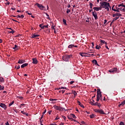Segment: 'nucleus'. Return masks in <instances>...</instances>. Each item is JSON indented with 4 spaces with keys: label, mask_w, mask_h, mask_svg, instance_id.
Returning <instances> with one entry per match:
<instances>
[{
    "label": "nucleus",
    "mask_w": 125,
    "mask_h": 125,
    "mask_svg": "<svg viewBox=\"0 0 125 125\" xmlns=\"http://www.w3.org/2000/svg\"><path fill=\"white\" fill-rule=\"evenodd\" d=\"M72 56L73 55H63V56H62V59L63 60V61H65V62H67L69 61V59H70V58H71Z\"/></svg>",
    "instance_id": "nucleus-1"
},
{
    "label": "nucleus",
    "mask_w": 125,
    "mask_h": 125,
    "mask_svg": "<svg viewBox=\"0 0 125 125\" xmlns=\"http://www.w3.org/2000/svg\"><path fill=\"white\" fill-rule=\"evenodd\" d=\"M100 4H101V6L103 8H105V7L107 6H109L110 7V3L108 2L103 1V2H101Z\"/></svg>",
    "instance_id": "nucleus-2"
},
{
    "label": "nucleus",
    "mask_w": 125,
    "mask_h": 125,
    "mask_svg": "<svg viewBox=\"0 0 125 125\" xmlns=\"http://www.w3.org/2000/svg\"><path fill=\"white\" fill-rule=\"evenodd\" d=\"M94 111L96 113H99V114H101V115H108L109 113H104V111L102 109H95L94 110Z\"/></svg>",
    "instance_id": "nucleus-3"
},
{
    "label": "nucleus",
    "mask_w": 125,
    "mask_h": 125,
    "mask_svg": "<svg viewBox=\"0 0 125 125\" xmlns=\"http://www.w3.org/2000/svg\"><path fill=\"white\" fill-rule=\"evenodd\" d=\"M35 5H37L40 9H41L42 10H43V8H44V6H42V4H39L38 3H37Z\"/></svg>",
    "instance_id": "nucleus-4"
},
{
    "label": "nucleus",
    "mask_w": 125,
    "mask_h": 125,
    "mask_svg": "<svg viewBox=\"0 0 125 125\" xmlns=\"http://www.w3.org/2000/svg\"><path fill=\"white\" fill-rule=\"evenodd\" d=\"M93 16L95 18V20H97L98 19V17L97 16V13H96V11H94L92 12Z\"/></svg>",
    "instance_id": "nucleus-5"
},
{
    "label": "nucleus",
    "mask_w": 125,
    "mask_h": 125,
    "mask_svg": "<svg viewBox=\"0 0 125 125\" xmlns=\"http://www.w3.org/2000/svg\"><path fill=\"white\" fill-rule=\"evenodd\" d=\"M118 69L117 68H114L109 70V73H112V74H114V73H116L117 72Z\"/></svg>",
    "instance_id": "nucleus-6"
},
{
    "label": "nucleus",
    "mask_w": 125,
    "mask_h": 125,
    "mask_svg": "<svg viewBox=\"0 0 125 125\" xmlns=\"http://www.w3.org/2000/svg\"><path fill=\"white\" fill-rule=\"evenodd\" d=\"M0 107H1V108H3V109H4L5 110H6V108H7V106H6V105H5V104L3 103L0 104Z\"/></svg>",
    "instance_id": "nucleus-7"
},
{
    "label": "nucleus",
    "mask_w": 125,
    "mask_h": 125,
    "mask_svg": "<svg viewBox=\"0 0 125 125\" xmlns=\"http://www.w3.org/2000/svg\"><path fill=\"white\" fill-rule=\"evenodd\" d=\"M26 61L24 60L19 59L18 62V64H23V63H25Z\"/></svg>",
    "instance_id": "nucleus-8"
},
{
    "label": "nucleus",
    "mask_w": 125,
    "mask_h": 125,
    "mask_svg": "<svg viewBox=\"0 0 125 125\" xmlns=\"http://www.w3.org/2000/svg\"><path fill=\"white\" fill-rule=\"evenodd\" d=\"M125 104V100H124L121 104L118 105V107H120L121 106L123 107Z\"/></svg>",
    "instance_id": "nucleus-9"
},
{
    "label": "nucleus",
    "mask_w": 125,
    "mask_h": 125,
    "mask_svg": "<svg viewBox=\"0 0 125 125\" xmlns=\"http://www.w3.org/2000/svg\"><path fill=\"white\" fill-rule=\"evenodd\" d=\"M33 62L32 63L33 64H38V60L36 58H33L32 59Z\"/></svg>",
    "instance_id": "nucleus-10"
},
{
    "label": "nucleus",
    "mask_w": 125,
    "mask_h": 125,
    "mask_svg": "<svg viewBox=\"0 0 125 125\" xmlns=\"http://www.w3.org/2000/svg\"><path fill=\"white\" fill-rule=\"evenodd\" d=\"M93 9H94V10H96V11H99V10H101V7H94Z\"/></svg>",
    "instance_id": "nucleus-11"
},
{
    "label": "nucleus",
    "mask_w": 125,
    "mask_h": 125,
    "mask_svg": "<svg viewBox=\"0 0 125 125\" xmlns=\"http://www.w3.org/2000/svg\"><path fill=\"white\" fill-rule=\"evenodd\" d=\"M77 103H78V105H79V106H80L82 107V108H84V106H83V104H82V103H81V102L78 101V102H77Z\"/></svg>",
    "instance_id": "nucleus-12"
},
{
    "label": "nucleus",
    "mask_w": 125,
    "mask_h": 125,
    "mask_svg": "<svg viewBox=\"0 0 125 125\" xmlns=\"http://www.w3.org/2000/svg\"><path fill=\"white\" fill-rule=\"evenodd\" d=\"M39 27H40V28L42 29H44V28H48V24L47 25H43L42 27V24H40Z\"/></svg>",
    "instance_id": "nucleus-13"
},
{
    "label": "nucleus",
    "mask_w": 125,
    "mask_h": 125,
    "mask_svg": "<svg viewBox=\"0 0 125 125\" xmlns=\"http://www.w3.org/2000/svg\"><path fill=\"white\" fill-rule=\"evenodd\" d=\"M28 65H29L28 63H23L21 65V68H25V67H27Z\"/></svg>",
    "instance_id": "nucleus-14"
},
{
    "label": "nucleus",
    "mask_w": 125,
    "mask_h": 125,
    "mask_svg": "<svg viewBox=\"0 0 125 125\" xmlns=\"http://www.w3.org/2000/svg\"><path fill=\"white\" fill-rule=\"evenodd\" d=\"M86 54H87L86 53H80V55L82 57L86 56Z\"/></svg>",
    "instance_id": "nucleus-15"
},
{
    "label": "nucleus",
    "mask_w": 125,
    "mask_h": 125,
    "mask_svg": "<svg viewBox=\"0 0 125 125\" xmlns=\"http://www.w3.org/2000/svg\"><path fill=\"white\" fill-rule=\"evenodd\" d=\"M97 97L101 99L102 98V94H101V93H97Z\"/></svg>",
    "instance_id": "nucleus-16"
},
{
    "label": "nucleus",
    "mask_w": 125,
    "mask_h": 125,
    "mask_svg": "<svg viewBox=\"0 0 125 125\" xmlns=\"http://www.w3.org/2000/svg\"><path fill=\"white\" fill-rule=\"evenodd\" d=\"M92 62L93 63H94L95 65H97V66H99V64H98V63L97 62V61H96V60H93Z\"/></svg>",
    "instance_id": "nucleus-17"
},
{
    "label": "nucleus",
    "mask_w": 125,
    "mask_h": 125,
    "mask_svg": "<svg viewBox=\"0 0 125 125\" xmlns=\"http://www.w3.org/2000/svg\"><path fill=\"white\" fill-rule=\"evenodd\" d=\"M20 47L18 46L17 45H15V46L13 47V49H16L17 50H18Z\"/></svg>",
    "instance_id": "nucleus-18"
},
{
    "label": "nucleus",
    "mask_w": 125,
    "mask_h": 125,
    "mask_svg": "<svg viewBox=\"0 0 125 125\" xmlns=\"http://www.w3.org/2000/svg\"><path fill=\"white\" fill-rule=\"evenodd\" d=\"M63 110H65V108H62L61 106H59V108L58 109V111H63Z\"/></svg>",
    "instance_id": "nucleus-19"
},
{
    "label": "nucleus",
    "mask_w": 125,
    "mask_h": 125,
    "mask_svg": "<svg viewBox=\"0 0 125 125\" xmlns=\"http://www.w3.org/2000/svg\"><path fill=\"white\" fill-rule=\"evenodd\" d=\"M38 37H40V35L34 34L32 35V38L34 39V38H38Z\"/></svg>",
    "instance_id": "nucleus-20"
},
{
    "label": "nucleus",
    "mask_w": 125,
    "mask_h": 125,
    "mask_svg": "<svg viewBox=\"0 0 125 125\" xmlns=\"http://www.w3.org/2000/svg\"><path fill=\"white\" fill-rule=\"evenodd\" d=\"M95 117V114H92V115H90V119H94Z\"/></svg>",
    "instance_id": "nucleus-21"
},
{
    "label": "nucleus",
    "mask_w": 125,
    "mask_h": 125,
    "mask_svg": "<svg viewBox=\"0 0 125 125\" xmlns=\"http://www.w3.org/2000/svg\"><path fill=\"white\" fill-rule=\"evenodd\" d=\"M62 22H63L64 25H65V26H66L67 23H66V20L63 19H62Z\"/></svg>",
    "instance_id": "nucleus-22"
},
{
    "label": "nucleus",
    "mask_w": 125,
    "mask_h": 125,
    "mask_svg": "<svg viewBox=\"0 0 125 125\" xmlns=\"http://www.w3.org/2000/svg\"><path fill=\"white\" fill-rule=\"evenodd\" d=\"M0 83H4V79L2 77H0Z\"/></svg>",
    "instance_id": "nucleus-23"
},
{
    "label": "nucleus",
    "mask_w": 125,
    "mask_h": 125,
    "mask_svg": "<svg viewBox=\"0 0 125 125\" xmlns=\"http://www.w3.org/2000/svg\"><path fill=\"white\" fill-rule=\"evenodd\" d=\"M68 119V120H71V121H73L74 119H73V118H72V117H71V114L70 116H67Z\"/></svg>",
    "instance_id": "nucleus-24"
},
{
    "label": "nucleus",
    "mask_w": 125,
    "mask_h": 125,
    "mask_svg": "<svg viewBox=\"0 0 125 125\" xmlns=\"http://www.w3.org/2000/svg\"><path fill=\"white\" fill-rule=\"evenodd\" d=\"M53 107H54L55 109H57V110H58V108H59V106L55 105L53 106Z\"/></svg>",
    "instance_id": "nucleus-25"
},
{
    "label": "nucleus",
    "mask_w": 125,
    "mask_h": 125,
    "mask_svg": "<svg viewBox=\"0 0 125 125\" xmlns=\"http://www.w3.org/2000/svg\"><path fill=\"white\" fill-rule=\"evenodd\" d=\"M100 42L101 43H104L105 44H107V42H105V41L101 40Z\"/></svg>",
    "instance_id": "nucleus-26"
},
{
    "label": "nucleus",
    "mask_w": 125,
    "mask_h": 125,
    "mask_svg": "<svg viewBox=\"0 0 125 125\" xmlns=\"http://www.w3.org/2000/svg\"><path fill=\"white\" fill-rule=\"evenodd\" d=\"M115 14L116 15V16H119V17H120V16H122V14L121 13H116Z\"/></svg>",
    "instance_id": "nucleus-27"
},
{
    "label": "nucleus",
    "mask_w": 125,
    "mask_h": 125,
    "mask_svg": "<svg viewBox=\"0 0 125 125\" xmlns=\"http://www.w3.org/2000/svg\"><path fill=\"white\" fill-rule=\"evenodd\" d=\"M74 45H73V44L69 45L68 48H73V47H74Z\"/></svg>",
    "instance_id": "nucleus-28"
},
{
    "label": "nucleus",
    "mask_w": 125,
    "mask_h": 125,
    "mask_svg": "<svg viewBox=\"0 0 125 125\" xmlns=\"http://www.w3.org/2000/svg\"><path fill=\"white\" fill-rule=\"evenodd\" d=\"M3 89H4V86L0 85V90H3Z\"/></svg>",
    "instance_id": "nucleus-29"
},
{
    "label": "nucleus",
    "mask_w": 125,
    "mask_h": 125,
    "mask_svg": "<svg viewBox=\"0 0 125 125\" xmlns=\"http://www.w3.org/2000/svg\"><path fill=\"white\" fill-rule=\"evenodd\" d=\"M120 6H123V7L125 8V5H124L123 3H122V4H120L118 5V7H120Z\"/></svg>",
    "instance_id": "nucleus-30"
},
{
    "label": "nucleus",
    "mask_w": 125,
    "mask_h": 125,
    "mask_svg": "<svg viewBox=\"0 0 125 125\" xmlns=\"http://www.w3.org/2000/svg\"><path fill=\"white\" fill-rule=\"evenodd\" d=\"M70 115H71V118H73V119H76V115H75L73 114H71Z\"/></svg>",
    "instance_id": "nucleus-31"
},
{
    "label": "nucleus",
    "mask_w": 125,
    "mask_h": 125,
    "mask_svg": "<svg viewBox=\"0 0 125 125\" xmlns=\"http://www.w3.org/2000/svg\"><path fill=\"white\" fill-rule=\"evenodd\" d=\"M13 104H14V101H12L9 104V107H10V106H12V105H13Z\"/></svg>",
    "instance_id": "nucleus-32"
},
{
    "label": "nucleus",
    "mask_w": 125,
    "mask_h": 125,
    "mask_svg": "<svg viewBox=\"0 0 125 125\" xmlns=\"http://www.w3.org/2000/svg\"><path fill=\"white\" fill-rule=\"evenodd\" d=\"M118 20V18H113V20H112V21L111 22V24L112 23H113L114 22V21H116Z\"/></svg>",
    "instance_id": "nucleus-33"
},
{
    "label": "nucleus",
    "mask_w": 125,
    "mask_h": 125,
    "mask_svg": "<svg viewBox=\"0 0 125 125\" xmlns=\"http://www.w3.org/2000/svg\"><path fill=\"white\" fill-rule=\"evenodd\" d=\"M118 9H120L121 11H125V8H123L122 7L118 8Z\"/></svg>",
    "instance_id": "nucleus-34"
},
{
    "label": "nucleus",
    "mask_w": 125,
    "mask_h": 125,
    "mask_svg": "<svg viewBox=\"0 0 125 125\" xmlns=\"http://www.w3.org/2000/svg\"><path fill=\"white\" fill-rule=\"evenodd\" d=\"M100 48H101V46L97 45L96 46V49H100Z\"/></svg>",
    "instance_id": "nucleus-35"
},
{
    "label": "nucleus",
    "mask_w": 125,
    "mask_h": 125,
    "mask_svg": "<svg viewBox=\"0 0 125 125\" xmlns=\"http://www.w3.org/2000/svg\"><path fill=\"white\" fill-rule=\"evenodd\" d=\"M50 101H57V99H49Z\"/></svg>",
    "instance_id": "nucleus-36"
},
{
    "label": "nucleus",
    "mask_w": 125,
    "mask_h": 125,
    "mask_svg": "<svg viewBox=\"0 0 125 125\" xmlns=\"http://www.w3.org/2000/svg\"><path fill=\"white\" fill-rule=\"evenodd\" d=\"M110 6H107L105 8V9H107V11H110V9L109 8Z\"/></svg>",
    "instance_id": "nucleus-37"
},
{
    "label": "nucleus",
    "mask_w": 125,
    "mask_h": 125,
    "mask_svg": "<svg viewBox=\"0 0 125 125\" xmlns=\"http://www.w3.org/2000/svg\"><path fill=\"white\" fill-rule=\"evenodd\" d=\"M97 93H101V91L100 89H97Z\"/></svg>",
    "instance_id": "nucleus-38"
},
{
    "label": "nucleus",
    "mask_w": 125,
    "mask_h": 125,
    "mask_svg": "<svg viewBox=\"0 0 125 125\" xmlns=\"http://www.w3.org/2000/svg\"><path fill=\"white\" fill-rule=\"evenodd\" d=\"M9 33L10 34H14L15 33V31H13V30H12L11 31L9 32Z\"/></svg>",
    "instance_id": "nucleus-39"
},
{
    "label": "nucleus",
    "mask_w": 125,
    "mask_h": 125,
    "mask_svg": "<svg viewBox=\"0 0 125 125\" xmlns=\"http://www.w3.org/2000/svg\"><path fill=\"white\" fill-rule=\"evenodd\" d=\"M89 5H90V8H92V5H93V4H92V3H91V2H90Z\"/></svg>",
    "instance_id": "nucleus-40"
},
{
    "label": "nucleus",
    "mask_w": 125,
    "mask_h": 125,
    "mask_svg": "<svg viewBox=\"0 0 125 125\" xmlns=\"http://www.w3.org/2000/svg\"><path fill=\"white\" fill-rule=\"evenodd\" d=\"M15 68L17 69V70H19V69H20V65L19 66H16Z\"/></svg>",
    "instance_id": "nucleus-41"
},
{
    "label": "nucleus",
    "mask_w": 125,
    "mask_h": 125,
    "mask_svg": "<svg viewBox=\"0 0 125 125\" xmlns=\"http://www.w3.org/2000/svg\"><path fill=\"white\" fill-rule=\"evenodd\" d=\"M55 25H52V27H51L52 30H55Z\"/></svg>",
    "instance_id": "nucleus-42"
},
{
    "label": "nucleus",
    "mask_w": 125,
    "mask_h": 125,
    "mask_svg": "<svg viewBox=\"0 0 125 125\" xmlns=\"http://www.w3.org/2000/svg\"><path fill=\"white\" fill-rule=\"evenodd\" d=\"M119 125H125V124L123 122H120Z\"/></svg>",
    "instance_id": "nucleus-43"
},
{
    "label": "nucleus",
    "mask_w": 125,
    "mask_h": 125,
    "mask_svg": "<svg viewBox=\"0 0 125 125\" xmlns=\"http://www.w3.org/2000/svg\"><path fill=\"white\" fill-rule=\"evenodd\" d=\"M73 93L74 95H75V96H76V95H77V94H78V93H77V92L76 91H74Z\"/></svg>",
    "instance_id": "nucleus-44"
},
{
    "label": "nucleus",
    "mask_w": 125,
    "mask_h": 125,
    "mask_svg": "<svg viewBox=\"0 0 125 125\" xmlns=\"http://www.w3.org/2000/svg\"><path fill=\"white\" fill-rule=\"evenodd\" d=\"M69 12H71V11L69 9H67L66 13L68 14Z\"/></svg>",
    "instance_id": "nucleus-45"
},
{
    "label": "nucleus",
    "mask_w": 125,
    "mask_h": 125,
    "mask_svg": "<svg viewBox=\"0 0 125 125\" xmlns=\"http://www.w3.org/2000/svg\"><path fill=\"white\" fill-rule=\"evenodd\" d=\"M48 114L49 115H51V113H52V110H49L48 112Z\"/></svg>",
    "instance_id": "nucleus-46"
},
{
    "label": "nucleus",
    "mask_w": 125,
    "mask_h": 125,
    "mask_svg": "<svg viewBox=\"0 0 125 125\" xmlns=\"http://www.w3.org/2000/svg\"><path fill=\"white\" fill-rule=\"evenodd\" d=\"M91 46H92V48H94V42H92V45H91Z\"/></svg>",
    "instance_id": "nucleus-47"
},
{
    "label": "nucleus",
    "mask_w": 125,
    "mask_h": 125,
    "mask_svg": "<svg viewBox=\"0 0 125 125\" xmlns=\"http://www.w3.org/2000/svg\"><path fill=\"white\" fill-rule=\"evenodd\" d=\"M61 89H67L65 87H61Z\"/></svg>",
    "instance_id": "nucleus-48"
},
{
    "label": "nucleus",
    "mask_w": 125,
    "mask_h": 125,
    "mask_svg": "<svg viewBox=\"0 0 125 125\" xmlns=\"http://www.w3.org/2000/svg\"><path fill=\"white\" fill-rule=\"evenodd\" d=\"M21 114H23V115H25V114H26V112H25V111H21Z\"/></svg>",
    "instance_id": "nucleus-49"
},
{
    "label": "nucleus",
    "mask_w": 125,
    "mask_h": 125,
    "mask_svg": "<svg viewBox=\"0 0 125 125\" xmlns=\"http://www.w3.org/2000/svg\"><path fill=\"white\" fill-rule=\"evenodd\" d=\"M101 98H98V97H97V102H98V101H99V100H100Z\"/></svg>",
    "instance_id": "nucleus-50"
},
{
    "label": "nucleus",
    "mask_w": 125,
    "mask_h": 125,
    "mask_svg": "<svg viewBox=\"0 0 125 125\" xmlns=\"http://www.w3.org/2000/svg\"><path fill=\"white\" fill-rule=\"evenodd\" d=\"M97 106L100 108V107H101V104L100 103H98Z\"/></svg>",
    "instance_id": "nucleus-51"
},
{
    "label": "nucleus",
    "mask_w": 125,
    "mask_h": 125,
    "mask_svg": "<svg viewBox=\"0 0 125 125\" xmlns=\"http://www.w3.org/2000/svg\"><path fill=\"white\" fill-rule=\"evenodd\" d=\"M45 113H46V109H45L43 111V112L42 113L43 115H44V114H45Z\"/></svg>",
    "instance_id": "nucleus-52"
},
{
    "label": "nucleus",
    "mask_w": 125,
    "mask_h": 125,
    "mask_svg": "<svg viewBox=\"0 0 125 125\" xmlns=\"http://www.w3.org/2000/svg\"><path fill=\"white\" fill-rule=\"evenodd\" d=\"M105 46L106 48H107V49L109 50V47H108V45H107V44H105Z\"/></svg>",
    "instance_id": "nucleus-53"
},
{
    "label": "nucleus",
    "mask_w": 125,
    "mask_h": 125,
    "mask_svg": "<svg viewBox=\"0 0 125 125\" xmlns=\"http://www.w3.org/2000/svg\"><path fill=\"white\" fill-rule=\"evenodd\" d=\"M98 104V102H96V103H94V106H97Z\"/></svg>",
    "instance_id": "nucleus-54"
},
{
    "label": "nucleus",
    "mask_w": 125,
    "mask_h": 125,
    "mask_svg": "<svg viewBox=\"0 0 125 125\" xmlns=\"http://www.w3.org/2000/svg\"><path fill=\"white\" fill-rule=\"evenodd\" d=\"M62 118H63V120H66V117L64 116H62Z\"/></svg>",
    "instance_id": "nucleus-55"
},
{
    "label": "nucleus",
    "mask_w": 125,
    "mask_h": 125,
    "mask_svg": "<svg viewBox=\"0 0 125 125\" xmlns=\"http://www.w3.org/2000/svg\"><path fill=\"white\" fill-rule=\"evenodd\" d=\"M20 99H21V100H22V99H23V97H21V96H19V97H18Z\"/></svg>",
    "instance_id": "nucleus-56"
},
{
    "label": "nucleus",
    "mask_w": 125,
    "mask_h": 125,
    "mask_svg": "<svg viewBox=\"0 0 125 125\" xmlns=\"http://www.w3.org/2000/svg\"><path fill=\"white\" fill-rule=\"evenodd\" d=\"M75 83L74 81H71L70 83V84H73V83Z\"/></svg>",
    "instance_id": "nucleus-57"
},
{
    "label": "nucleus",
    "mask_w": 125,
    "mask_h": 125,
    "mask_svg": "<svg viewBox=\"0 0 125 125\" xmlns=\"http://www.w3.org/2000/svg\"><path fill=\"white\" fill-rule=\"evenodd\" d=\"M21 19H23V18H24V15H21Z\"/></svg>",
    "instance_id": "nucleus-58"
},
{
    "label": "nucleus",
    "mask_w": 125,
    "mask_h": 125,
    "mask_svg": "<svg viewBox=\"0 0 125 125\" xmlns=\"http://www.w3.org/2000/svg\"><path fill=\"white\" fill-rule=\"evenodd\" d=\"M90 104H91L93 106H94V103L91 102L90 103Z\"/></svg>",
    "instance_id": "nucleus-59"
},
{
    "label": "nucleus",
    "mask_w": 125,
    "mask_h": 125,
    "mask_svg": "<svg viewBox=\"0 0 125 125\" xmlns=\"http://www.w3.org/2000/svg\"><path fill=\"white\" fill-rule=\"evenodd\" d=\"M116 16H117L116 15V14H114L112 15V17H116Z\"/></svg>",
    "instance_id": "nucleus-60"
},
{
    "label": "nucleus",
    "mask_w": 125,
    "mask_h": 125,
    "mask_svg": "<svg viewBox=\"0 0 125 125\" xmlns=\"http://www.w3.org/2000/svg\"><path fill=\"white\" fill-rule=\"evenodd\" d=\"M59 119H60V117L58 116L57 117V118H55V120H59Z\"/></svg>",
    "instance_id": "nucleus-61"
},
{
    "label": "nucleus",
    "mask_w": 125,
    "mask_h": 125,
    "mask_svg": "<svg viewBox=\"0 0 125 125\" xmlns=\"http://www.w3.org/2000/svg\"><path fill=\"white\" fill-rule=\"evenodd\" d=\"M43 118V114H42V117L40 118V120H41Z\"/></svg>",
    "instance_id": "nucleus-62"
},
{
    "label": "nucleus",
    "mask_w": 125,
    "mask_h": 125,
    "mask_svg": "<svg viewBox=\"0 0 125 125\" xmlns=\"http://www.w3.org/2000/svg\"><path fill=\"white\" fill-rule=\"evenodd\" d=\"M24 105H25V104H21V106H20V108H21V106H24Z\"/></svg>",
    "instance_id": "nucleus-63"
},
{
    "label": "nucleus",
    "mask_w": 125,
    "mask_h": 125,
    "mask_svg": "<svg viewBox=\"0 0 125 125\" xmlns=\"http://www.w3.org/2000/svg\"><path fill=\"white\" fill-rule=\"evenodd\" d=\"M106 23H107V21L106 20H104V24H106Z\"/></svg>",
    "instance_id": "nucleus-64"
}]
</instances>
